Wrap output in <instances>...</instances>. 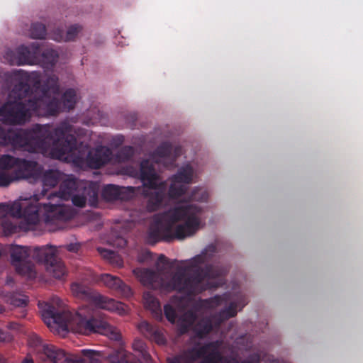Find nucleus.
<instances>
[{
    "label": "nucleus",
    "instance_id": "39",
    "mask_svg": "<svg viewBox=\"0 0 363 363\" xmlns=\"http://www.w3.org/2000/svg\"><path fill=\"white\" fill-rule=\"evenodd\" d=\"M260 360L259 354L253 353L242 361H239L236 357L229 356L228 363H259Z\"/></svg>",
    "mask_w": 363,
    "mask_h": 363
},
{
    "label": "nucleus",
    "instance_id": "26",
    "mask_svg": "<svg viewBox=\"0 0 363 363\" xmlns=\"http://www.w3.org/2000/svg\"><path fill=\"white\" fill-rule=\"evenodd\" d=\"M144 304L145 307L151 311L152 316L157 320L162 318V312L160 301L150 293H145L143 295Z\"/></svg>",
    "mask_w": 363,
    "mask_h": 363
},
{
    "label": "nucleus",
    "instance_id": "47",
    "mask_svg": "<svg viewBox=\"0 0 363 363\" xmlns=\"http://www.w3.org/2000/svg\"><path fill=\"white\" fill-rule=\"evenodd\" d=\"M22 218L24 219V222L26 223H25L26 226H24V223H22V226H21L20 228L24 229L25 230H33L34 228L35 225L39 222V220H38L33 225H30L28 224V223L25 220V218L23 217H22Z\"/></svg>",
    "mask_w": 363,
    "mask_h": 363
},
{
    "label": "nucleus",
    "instance_id": "37",
    "mask_svg": "<svg viewBox=\"0 0 363 363\" xmlns=\"http://www.w3.org/2000/svg\"><path fill=\"white\" fill-rule=\"evenodd\" d=\"M18 158L5 155L0 158V168L1 170H9L12 168H16Z\"/></svg>",
    "mask_w": 363,
    "mask_h": 363
},
{
    "label": "nucleus",
    "instance_id": "52",
    "mask_svg": "<svg viewBox=\"0 0 363 363\" xmlns=\"http://www.w3.org/2000/svg\"><path fill=\"white\" fill-rule=\"evenodd\" d=\"M42 305H43V303H38V306H39V307H40V308H42Z\"/></svg>",
    "mask_w": 363,
    "mask_h": 363
},
{
    "label": "nucleus",
    "instance_id": "41",
    "mask_svg": "<svg viewBox=\"0 0 363 363\" xmlns=\"http://www.w3.org/2000/svg\"><path fill=\"white\" fill-rule=\"evenodd\" d=\"M98 251L100 252L102 257L109 260L111 262H116L119 265L122 264V261L121 259L118 262L119 258L113 251L103 248H98Z\"/></svg>",
    "mask_w": 363,
    "mask_h": 363
},
{
    "label": "nucleus",
    "instance_id": "32",
    "mask_svg": "<svg viewBox=\"0 0 363 363\" xmlns=\"http://www.w3.org/2000/svg\"><path fill=\"white\" fill-rule=\"evenodd\" d=\"M135 152V148L133 146H123L116 153L114 156L115 161L118 163L128 162L133 157Z\"/></svg>",
    "mask_w": 363,
    "mask_h": 363
},
{
    "label": "nucleus",
    "instance_id": "36",
    "mask_svg": "<svg viewBox=\"0 0 363 363\" xmlns=\"http://www.w3.org/2000/svg\"><path fill=\"white\" fill-rule=\"evenodd\" d=\"M47 35L46 28L41 23H32L30 29V35L33 39H43Z\"/></svg>",
    "mask_w": 363,
    "mask_h": 363
},
{
    "label": "nucleus",
    "instance_id": "27",
    "mask_svg": "<svg viewBox=\"0 0 363 363\" xmlns=\"http://www.w3.org/2000/svg\"><path fill=\"white\" fill-rule=\"evenodd\" d=\"M132 347L136 353L133 354L135 359H140L141 363H152L151 356L147 350V346L144 341L140 339H135Z\"/></svg>",
    "mask_w": 363,
    "mask_h": 363
},
{
    "label": "nucleus",
    "instance_id": "46",
    "mask_svg": "<svg viewBox=\"0 0 363 363\" xmlns=\"http://www.w3.org/2000/svg\"><path fill=\"white\" fill-rule=\"evenodd\" d=\"M168 363H183L184 362L182 359V355L176 356L172 358H169L167 359Z\"/></svg>",
    "mask_w": 363,
    "mask_h": 363
},
{
    "label": "nucleus",
    "instance_id": "3",
    "mask_svg": "<svg viewBox=\"0 0 363 363\" xmlns=\"http://www.w3.org/2000/svg\"><path fill=\"white\" fill-rule=\"evenodd\" d=\"M74 126L67 121L55 128L50 124H34L16 130L0 127V146L11 145L30 153L44 152L52 147L58 157L72 156L77 151Z\"/></svg>",
    "mask_w": 363,
    "mask_h": 363
},
{
    "label": "nucleus",
    "instance_id": "11",
    "mask_svg": "<svg viewBox=\"0 0 363 363\" xmlns=\"http://www.w3.org/2000/svg\"><path fill=\"white\" fill-rule=\"evenodd\" d=\"M40 206L34 205L30 199L21 198L11 204L0 203V218L7 216L15 218L23 217L28 225H33L39 220Z\"/></svg>",
    "mask_w": 363,
    "mask_h": 363
},
{
    "label": "nucleus",
    "instance_id": "31",
    "mask_svg": "<svg viewBox=\"0 0 363 363\" xmlns=\"http://www.w3.org/2000/svg\"><path fill=\"white\" fill-rule=\"evenodd\" d=\"M196 320V315L191 311L185 312L179 319V331L182 334L186 333Z\"/></svg>",
    "mask_w": 363,
    "mask_h": 363
},
{
    "label": "nucleus",
    "instance_id": "22",
    "mask_svg": "<svg viewBox=\"0 0 363 363\" xmlns=\"http://www.w3.org/2000/svg\"><path fill=\"white\" fill-rule=\"evenodd\" d=\"M209 343H214L209 346V350L199 363H228L229 356H224L220 351L223 342L215 340Z\"/></svg>",
    "mask_w": 363,
    "mask_h": 363
},
{
    "label": "nucleus",
    "instance_id": "16",
    "mask_svg": "<svg viewBox=\"0 0 363 363\" xmlns=\"http://www.w3.org/2000/svg\"><path fill=\"white\" fill-rule=\"evenodd\" d=\"M33 52L28 47L21 45L15 51L9 50L6 52V57L9 58L11 64H17L18 65L26 64H33L35 61V55L39 50V45L37 43L31 44Z\"/></svg>",
    "mask_w": 363,
    "mask_h": 363
},
{
    "label": "nucleus",
    "instance_id": "7",
    "mask_svg": "<svg viewBox=\"0 0 363 363\" xmlns=\"http://www.w3.org/2000/svg\"><path fill=\"white\" fill-rule=\"evenodd\" d=\"M11 263L21 275L32 277L34 274L33 261L42 263L46 270L55 279H60L65 274L64 264L57 255L56 249L50 245L26 247L18 245L9 246Z\"/></svg>",
    "mask_w": 363,
    "mask_h": 363
},
{
    "label": "nucleus",
    "instance_id": "28",
    "mask_svg": "<svg viewBox=\"0 0 363 363\" xmlns=\"http://www.w3.org/2000/svg\"><path fill=\"white\" fill-rule=\"evenodd\" d=\"M58 58L59 55L56 50L53 49L45 50L41 55L40 59L42 67L48 71L52 70L57 63Z\"/></svg>",
    "mask_w": 363,
    "mask_h": 363
},
{
    "label": "nucleus",
    "instance_id": "40",
    "mask_svg": "<svg viewBox=\"0 0 363 363\" xmlns=\"http://www.w3.org/2000/svg\"><path fill=\"white\" fill-rule=\"evenodd\" d=\"M1 227L6 236H9L17 233L18 227L8 218L4 219L1 222Z\"/></svg>",
    "mask_w": 363,
    "mask_h": 363
},
{
    "label": "nucleus",
    "instance_id": "45",
    "mask_svg": "<svg viewBox=\"0 0 363 363\" xmlns=\"http://www.w3.org/2000/svg\"><path fill=\"white\" fill-rule=\"evenodd\" d=\"M11 340V336L8 333H5L0 330V342H6L9 341Z\"/></svg>",
    "mask_w": 363,
    "mask_h": 363
},
{
    "label": "nucleus",
    "instance_id": "6",
    "mask_svg": "<svg viewBox=\"0 0 363 363\" xmlns=\"http://www.w3.org/2000/svg\"><path fill=\"white\" fill-rule=\"evenodd\" d=\"M203 209L196 204L179 205L166 214L167 224L151 227L147 235L148 242H171L184 240L194 235L200 228Z\"/></svg>",
    "mask_w": 363,
    "mask_h": 363
},
{
    "label": "nucleus",
    "instance_id": "44",
    "mask_svg": "<svg viewBox=\"0 0 363 363\" xmlns=\"http://www.w3.org/2000/svg\"><path fill=\"white\" fill-rule=\"evenodd\" d=\"M67 250L72 252H77L80 248V245L79 243H70L65 246Z\"/></svg>",
    "mask_w": 363,
    "mask_h": 363
},
{
    "label": "nucleus",
    "instance_id": "14",
    "mask_svg": "<svg viewBox=\"0 0 363 363\" xmlns=\"http://www.w3.org/2000/svg\"><path fill=\"white\" fill-rule=\"evenodd\" d=\"M182 152L181 146L173 147L170 143L164 142L150 155V158L155 163H163L165 167H169L174 165Z\"/></svg>",
    "mask_w": 363,
    "mask_h": 363
},
{
    "label": "nucleus",
    "instance_id": "43",
    "mask_svg": "<svg viewBox=\"0 0 363 363\" xmlns=\"http://www.w3.org/2000/svg\"><path fill=\"white\" fill-rule=\"evenodd\" d=\"M164 313L166 318L170 322L174 323L177 318V313L174 308L169 304H166L164 306Z\"/></svg>",
    "mask_w": 363,
    "mask_h": 363
},
{
    "label": "nucleus",
    "instance_id": "1",
    "mask_svg": "<svg viewBox=\"0 0 363 363\" xmlns=\"http://www.w3.org/2000/svg\"><path fill=\"white\" fill-rule=\"evenodd\" d=\"M216 250L214 245H209L201 254L190 259L181 261L185 265L177 267L168 281L150 269L136 268L133 273L143 285L152 289L167 292L175 291L187 296H195L220 286L222 284L220 279L228 272L227 267L210 263Z\"/></svg>",
    "mask_w": 363,
    "mask_h": 363
},
{
    "label": "nucleus",
    "instance_id": "34",
    "mask_svg": "<svg viewBox=\"0 0 363 363\" xmlns=\"http://www.w3.org/2000/svg\"><path fill=\"white\" fill-rule=\"evenodd\" d=\"M86 194L94 198H97V193L94 189L85 191L84 190L82 195L75 194L72 196V203L77 207L83 208L85 206L86 203Z\"/></svg>",
    "mask_w": 363,
    "mask_h": 363
},
{
    "label": "nucleus",
    "instance_id": "18",
    "mask_svg": "<svg viewBox=\"0 0 363 363\" xmlns=\"http://www.w3.org/2000/svg\"><path fill=\"white\" fill-rule=\"evenodd\" d=\"M62 179V174L58 170L50 169L44 172L42 177L43 189L40 194H34L33 198H30L33 201V204L40 206L43 202H39L41 199L46 197L48 199V188L55 186Z\"/></svg>",
    "mask_w": 363,
    "mask_h": 363
},
{
    "label": "nucleus",
    "instance_id": "51",
    "mask_svg": "<svg viewBox=\"0 0 363 363\" xmlns=\"http://www.w3.org/2000/svg\"><path fill=\"white\" fill-rule=\"evenodd\" d=\"M121 242H123V245H125L126 243L125 240H122Z\"/></svg>",
    "mask_w": 363,
    "mask_h": 363
},
{
    "label": "nucleus",
    "instance_id": "48",
    "mask_svg": "<svg viewBox=\"0 0 363 363\" xmlns=\"http://www.w3.org/2000/svg\"><path fill=\"white\" fill-rule=\"evenodd\" d=\"M158 262L164 264H167L169 262V259L165 255H160L158 257Z\"/></svg>",
    "mask_w": 363,
    "mask_h": 363
},
{
    "label": "nucleus",
    "instance_id": "49",
    "mask_svg": "<svg viewBox=\"0 0 363 363\" xmlns=\"http://www.w3.org/2000/svg\"><path fill=\"white\" fill-rule=\"evenodd\" d=\"M130 122H131V127L133 128V126L135 125V121H137V114L136 113H131L130 115Z\"/></svg>",
    "mask_w": 363,
    "mask_h": 363
},
{
    "label": "nucleus",
    "instance_id": "17",
    "mask_svg": "<svg viewBox=\"0 0 363 363\" xmlns=\"http://www.w3.org/2000/svg\"><path fill=\"white\" fill-rule=\"evenodd\" d=\"M13 172L17 180L26 179L30 182L35 181L41 174L37 162L21 158H18L16 168Z\"/></svg>",
    "mask_w": 363,
    "mask_h": 363
},
{
    "label": "nucleus",
    "instance_id": "42",
    "mask_svg": "<svg viewBox=\"0 0 363 363\" xmlns=\"http://www.w3.org/2000/svg\"><path fill=\"white\" fill-rule=\"evenodd\" d=\"M15 178V174L13 172L11 174H9L4 170H0V186H7L12 182L16 181Z\"/></svg>",
    "mask_w": 363,
    "mask_h": 363
},
{
    "label": "nucleus",
    "instance_id": "33",
    "mask_svg": "<svg viewBox=\"0 0 363 363\" xmlns=\"http://www.w3.org/2000/svg\"><path fill=\"white\" fill-rule=\"evenodd\" d=\"M225 300L223 296H215L207 299H201L197 303V306L203 309H213L222 304Z\"/></svg>",
    "mask_w": 363,
    "mask_h": 363
},
{
    "label": "nucleus",
    "instance_id": "29",
    "mask_svg": "<svg viewBox=\"0 0 363 363\" xmlns=\"http://www.w3.org/2000/svg\"><path fill=\"white\" fill-rule=\"evenodd\" d=\"M106 357V353L90 349H84L81 350L80 359L84 363H102L104 358Z\"/></svg>",
    "mask_w": 363,
    "mask_h": 363
},
{
    "label": "nucleus",
    "instance_id": "2",
    "mask_svg": "<svg viewBox=\"0 0 363 363\" xmlns=\"http://www.w3.org/2000/svg\"><path fill=\"white\" fill-rule=\"evenodd\" d=\"M18 80L9 95V100L0 106V117L9 125H23L35 115L55 116L60 108V101L48 96V91L58 90L57 78L52 77L42 88L40 94V75L38 72L29 73L19 69L15 72Z\"/></svg>",
    "mask_w": 363,
    "mask_h": 363
},
{
    "label": "nucleus",
    "instance_id": "24",
    "mask_svg": "<svg viewBox=\"0 0 363 363\" xmlns=\"http://www.w3.org/2000/svg\"><path fill=\"white\" fill-rule=\"evenodd\" d=\"M214 343H206L203 346L192 347L184 352L181 355L185 363H193L206 354L209 350V346H213Z\"/></svg>",
    "mask_w": 363,
    "mask_h": 363
},
{
    "label": "nucleus",
    "instance_id": "23",
    "mask_svg": "<svg viewBox=\"0 0 363 363\" xmlns=\"http://www.w3.org/2000/svg\"><path fill=\"white\" fill-rule=\"evenodd\" d=\"M214 343H206L203 346L192 347L184 352L181 355L185 363H193L206 354L209 350V346H213Z\"/></svg>",
    "mask_w": 363,
    "mask_h": 363
},
{
    "label": "nucleus",
    "instance_id": "38",
    "mask_svg": "<svg viewBox=\"0 0 363 363\" xmlns=\"http://www.w3.org/2000/svg\"><path fill=\"white\" fill-rule=\"evenodd\" d=\"M8 301L15 307L24 308L28 303V297L18 294H12L9 296Z\"/></svg>",
    "mask_w": 363,
    "mask_h": 363
},
{
    "label": "nucleus",
    "instance_id": "25",
    "mask_svg": "<svg viewBox=\"0 0 363 363\" xmlns=\"http://www.w3.org/2000/svg\"><path fill=\"white\" fill-rule=\"evenodd\" d=\"M107 359L109 363H141L140 359H135L133 354L124 350L114 351L108 355L106 354L104 359Z\"/></svg>",
    "mask_w": 363,
    "mask_h": 363
},
{
    "label": "nucleus",
    "instance_id": "10",
    "mask_svg": "<svg viewBox=\"0 0 363 363\" xmlns=\"http://www.w3.org/2000/svg\"><path fill=\"white\" fill-rule=\"evenodd\" d=\"M29 345L34 348L38 358L45 363H84L78 354H67L64 350L52 344L44 343L37 335L30 337Z\"/></svg>",
    "mask_w": 363,
    "mask_h": 363
},
{
    "label": "nucleus",
    "instance_id": "35",
    "mask_svg": "<svg viewBox=\"0 0 363 363\" xmlns=\"http://www.w3.org/2000/svg\"><path fill=\"white\" fill-rule=\"evenodd\" d=\"M189 201H206L208 198V193L203 188L196 187L189 194L186 196Z\"/></svg>",
    "mask_w": 363,
    "mask_h": 363
},
{
    "label": "nucleus",
    "instance_id": "50",
    "mask_svg": "<svg viewBox=\"0 0 363 363\" xmlns=\"http://www.w3.org/2000/svg\"><path fill=\"white\" fill-rule=\"evenodd\" d=\"M22 363H34L33 360L32 359H29L28 357H26L23 362Z\"/></svg>",
    "mask_w": 363,
    "mask_h": 363
},
{
    "label": "nucleus",
    "instance_id": "19",
    "mask_svg": "<svg viewBox=\"0 0 363 363\" xmlns=\"http://www.w3.org/2000/svg\"><path fill=\"white\" fill-rule=\"evenodd\" d=\"M99 280L105 286L119 296L128 298L132 295L130 286L118 277L110 274H103L100 276Z\"/></svg>",
    "mask_w": 363,
    "mask_h": 363
},
{
    "label": "nucleus",
    "instance_id": "8",
    "mask_svg": "<svg viewBox=\"0 0 363 363\" xmlns=\"http://www.w3.org/2000/svg\"><path fill=\"white\" fill-rule=\"evenodd\" d=\"M58 191H52L48 196V202L40 203V212L45 213V221L47 223H57L67 221L74 216L72 210L62 204L64 200H69L71 196L78 189H83L85 191H90L86 185L79 182L73 175H63L61 179Z\"/></svg>",
    "mask_w": 363,
    "mask_h": 363
},
{
    "label": "nucleus",
    "instance_id": "21",
    "mask_svg": "<svg viewBox=\"0 0 363 363\" xmlns=\"http://www.w3.org/2000/svg\"><path fill=\"white\" fill-rule=\"evenodd\" d=\"M139 332L147 339L155 342L157 345H164L166 338L162 330L157 325L150 324L146 320H143L137 325Z\"/></svg>",
    "mask_w": 363,
    "mask_h": 363
},
{
    "label": "nucleus",
    "instance_id": "30",
    "mask_svg": "<svg viewBox=\"0 0 363 363\" xmlns=\"http://www.w3.org/2000/svg\"><path fill=\"white\" fill-rule=\"evenodd\" d=\"M82 26L79 25H72L69 26L66 32L65 35H64V33L62 30L57 29V33L55 34L53 39L56 41H71L74 40L78 33L81 31Z\"/></svg>",
    "mask_w": 363,
    "mask_h": 363
},
{
    "label": "nucleus",
    "instance_id": "12",
    "mask_svg": "<svg viewBox=\"0 0 363 363\" xmlns=\"http://www.w3.org/2000/svg\"><path fill=\"white\" fill-rule=\"evenodd\" d=\"M71 291L75 297L91 301L96 307L101 309L107 311L119 310V307L122 306L121 303L116 302L112 298L96 294L91 288L82 284H72L71 285Z\"/></svg>",
    "mask_w": 363,
    "mask_h": 363
},
{
    "label": "nucleus",
    "instance_id": "5",
    "mask_svg": "<svg viewBox=\"0 0 363 363\" xmlns=\"http://www.w3.org/2000/svg\"><path fill=\"white\" fill-rule=\"evenodd\" d=\"M140 179L144 186H119L107 184L101 191L102 198L108 201L117 200L128 201L140 192L147 199L146 208L149 212H154L161 206L167 194V184L160 181L155 166L150 160H143L140 164Z\"/></svg>",
    "mask_w": 363,
    "mask_h": 363
},
{
    "label": "nucleus",
    "instance_id": "20",
    "mask_svg": "<svg viewBox=\"0 0 363 363\" xmlns=\"http://www.w3.org/2000/svg\"><path fill=\"white\" fill-rule=\"evenodd\" d=\"M113 156L111 150L106 146L96 147L94 151H90L87 155L89 165L94 169H99L108 163Z\"/></svg>",
    "mask_w": 363,
    "mask_h": 363
},
{
    "label": "nucleus",
    "instance_id": "15",
    "mask_svg": "<svg viewBox=\"0 0 363 363\" xmlns=\"http://www.w3.org/2000/svg\"><path fill=\"white\" fill-rule=\"evenodd\" d=\"M52 77H55L57 78L56 84L57 86L58 90L56 91H54L52 89H49L48 91V96L50 98L57 99L60 103V109L59 112L55 115V116H57L61 111H69L74 108L76 102H77V94H76V91L74 89H68L67 90H66L65 91V93L62 96V100H60L59 98L57 97V95L59 94V91H60V86L58 84V77L54 74H51L49 76H48L46 80L44 81L43 84L40 83V87L38 89L39 94H40L42 88L47 84L49 79Z\"/></svg>",
    "mask_w": 363,
    "mask_h": 363
},
{
    "label": "nucleus",
    "instance_id": "13",
    "mask_svg": "<svg viewBox=\"0 0 363 363\" xmlns=\"http://www.w3.org/2000/svg\"><path fill=\"white\" fill-rule=\"evenodd\" d=\"M194 169L190 164H186L179 169L177 173L172 176V184L168 190L171 199H178L185 195L187 186L192 182Z\"/></svg>",
    "mask_w": 363,
    "mask_h": 363
},
{
    "label": "nucleus",
    "instance_id": "9",
    "mask_svg": "<svg viewBox=\"0 0 363 363\" xmlns=\"http://www.w3.org/2000/svg\"><path fill=\"white\" fill-rule=\"evenodd\" d=\"M247 303V298L240 294L235 301H231L228 307L209 317L200 319L193 328L196 336L203 338L209 334L213 328H218L228 319L237 315V308H242Z\"/></svg>",
    "mask_w": 363,
    "mask_h": 363
},
{
    "label": "nucleus",
    "instance_id": "4",
    "mask_svg": "<svg viewBox=\"0 0 363 363\" xmlns=\"http://www.w3.org/2000/svg\"><path fill=\"white\" fill-rule=\"evenodd\" d=\"M60 303L61 301L57 297L52 298V303H45L42 317L48 327L53 323L63 330L72 329L75 333L86 335L100 333L116 341L121 339L118 330L110 325L105 318L99 317L96 312L90 313L84 307L79 308L74 313L68 311H58L54 305L60 306Z\"/></svg>",
    "mask_w": 363,
    "mask_h": 363
}]
</instances>
